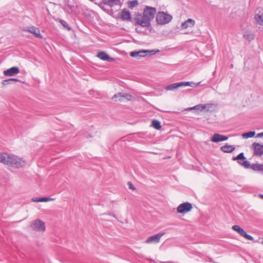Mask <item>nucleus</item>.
Masks as SVG:
<instances>
[{
	"label": "nucleus",
	"instance_id": "obj_1",
	"mask_svg": "<svg viewBox=\"0 0 263 263\" xmlns=\"http://www.w3.org/2000/svg\"><path fill=\"white\" fill-rule=\"evenodd\" d=\"M156 13V8L146 6L144 9L143 14H138L135 18V20L137 24L142 27H149L151 25V21L154 18Z\"/></svg>",
	"mask_w": 263,
	"mask_h": 263
},
{
	"label": "nucleus",
	"instance_id": "obj_2",
	"mask_svg": "<svg viewBox=\"0 0 263 263\" xmlns=\"http://www.w3.org/2000/svg\"><path fill=\"white\" fill-rule=\"evenodd\" d=\"M26 164L25 160L12 155H7L5 164L15 168H20L24 166Z\"/></svg>",
	"mask_w": 263,
	"mask_h": 263
},
{
	"label": "nucleus",
	"instance_id": "obj_3",
	"mask_svg": "<svg viewBox=\"0 0 263 263\" xmlns=\"http://www.w3.org/2000/svg\"><path fill=\"white\" fill-rule=\"evenodd\" d=\"M199 83L200 82L198 83H195L193 82H181L168 85L165 87V89L166 90H174L180 87L183 86H190L191 87H197L199 84Z\"/></svg>",
	"mask_w": 263,
	"mask_h": 263
},
{
	"label": "nucleus",
	"instance_id": "obj_4",
	"mask_svg": "<svg viewBox=\"0 0 263 263\" xmlns=\"http://www.w3.org/2000/svg\"><path fill=\"white\" fill-rule=\"evenodd\" d=\"M173 18L172 15L163 11L159 12L156 15V21L158 24L163 25L170 23Z\"/></svg>",
	"mask_w": 263,
	"mask_h": 263
},
{
	"label": "nucleus",
	"instance_id": "obj_5",
	"mask_svg": "<svg viewBox=\"0 0 263 263\" xmlns=\"http://www.w3.org/2000/svg\"><path fill=\"white\" fill-rule=\"evenodd\" d=\"M159 51V50H141L139 51H133L130 53V55L132 57L135 58L137 59H140L142 57H144L146 55V53H149L151 55H153L158 52Z\"/></svg>",
	"mask_w": 263,
	"mask_h": 263
},
{
	"label": "nucleus",
	"instance_id": "obj_6",
	"mask_svg": "<svg viewBox=\"0 0 263 263\" xmlns=\"http://www.w3.org/2000/svg\"><path fill=\"white\" fill-rule=\"evenodd\" d=\"M233 160H237L239 164L246 168L250 166V162L247 160L243 153H240L237 157H234Z\"/></svg>",
	"mask_w": 263,
	"mask_h": 263
},
{
	"label": "nucleus",
	"instance_id": "obj_7",
	"mask_svg": "<svg viewBox=\"0 0 263 263\" xmlns=\"http://www.w3.org/2000/svg\"><path fill=\"white\" fill-rule=\"evenodd\" d=\"M30 227L32 230L37 231H44L46 228L44 222L40 219H37L32 221L30 225Z\"/></svg>",
	"mask_w": 263,
	"mask_h": 263
},
{
	"label": "nucleus",
	"instance_id": "obj_8",
	"mask_svg": "<svg viewBox=\"0 0 263 263\" xmlns=\"http://www.w3.org/2000/svg\"><path fill=\"white\" fill-rule=\"evenodd\" d=\"M232 229L237 232L241 236L245 237L248 240H253L254 239L253 237L251 235L247 234L245 230L238 225L233 226L232 227Z\"/></svg>",
	"mask_w": 263,
	"mask_h": 263
},
{
	"label": "nucleus",
	"instance_id": "obj_9",
	"mask_svg": "<svg viewBox=\"0 0 263 263\" xmlns=\"http://www.w3.org/2000/svg\"><path fill=\"white\" fill-rule=\"evenodd\" d=\"M192 209V205L189 202H184L180 204L177 208V212L179 213H186Z\"/></svg>",
	"mask_w": 263,
	"mask_h": 263
},
{
	"label": "nucleus",
	"instance_id": "obj_10",
	"mask_svg": "<svg viewBox=\"0 0 263 263\" xmlns=\"http://www.w3.org/2000/svg\"><path fill=\"white\" fill-rule=\"evenodd\" d=\"M164 234V233H160L149 237L146 240V243H155L159 242L161 237Z\"/></svg>",
	"mask_w": 263,
	"mask_h": 263
},
{
	"label": "nucleus",
	"instance_id": "obj_11",
	"mask_svg": "<svg viewBox=\"0 0 263 263\" xmlns=\"http://www.w3.org/2000/svg\"><path fill=\"white\" fill-rule=\"evenodd\" d=\"M24 30L33 34L36 37L40 39H42L43 37L42 35L40 33L39 29L34 26L29 27L26 29H25Z\"/></svg>",
	"mask_w": 263,
	"mask_h": 263
},
{
	"label": "nucleus",
	"instance_id": "obj_12",
	"mask_svg": "<svg viewBox=\"0 0 263 263\" xmlns=\"http://www.w3.org/2000/svg\"><path fill=\"white\" fill-rule=\"evenodd\" d=\"M132 98V96L128 93L120 92L115 94L113 96L112 99H118L116 101H122L123 99H126L129 101L131 100Z\"/></svg>",
	"mask_w": 263,
	"mask_h": 263
},
{
	"label": "nucleus",
	"instance_id": "obj_13",
	"mask_svg": "<svg viewBox=\"0 0 263 263\" xmlns=\"http://www.w3.org/2000/svg\"><path fill=\"white\" fill-rule=\"evenodd\" d=\"M256 23L260 25H263V8H259L254 16Z\"/></svg>",
	"mask_w": 263,
	"mask_h": 263
},
{
	"label": "nucleus",
	"instance_id": "obj_14",
	"mask_svg": "<svg viewBox=\"0 0 263 263\" xmlns=\"http://www.w3.org/2000/svg\"><path fill=\"white\" fill-rule=\"evenodd\" d=\"M103 4L112 7L115 6L121 5V3L120 0H102L100 7Z\"/></svg>",
	"mask_w": 263,
	"mask_h": 263
},
{
	"label": "nucleus",
	"instance_id": "obj_15",
	"mask_svg": "<svg viewBox=\"0 0 263 263\" xmlns=\"http://www.w3.org/2000/svg\"><path fill=\"white\" fill-rule=\"evenodd\" d=\"M20 72L19 68L17 67H12L4 71V74L6 76H13Z\"/></svg>",
	"mask_w": 263,
	"mask_h": 263
},
{
	"label": "nucleus",
	"instance_id": "obj_16",
	"mask_svg": "<svg viewBox=\"0 0 263 263\" xmlns=\"http://www.w3.org/2000/svg\"><path fill=\"white\" fill-rule=\"evenodd\" d=\"M97 57L103 61H106L108 62H113L115 59L113 58L110 57L105 52L101 51L97 54Z\"/></svg>",
	"mask_w": 263,
	"mask_h": 263
},
{
	"label": "nucleus",
	"instance_id": "obj_17",
	"mask_svg": "<svg viewBox=\"0 0 263 263\" xmlns=\"http://www.w3.org/2000/svg\"><path fill=\"white\" fill-rule=\"evenodd\" d=\"M253 146L254 147L255 155L261 156L263 154V145L257 143H254Z\"/></svg>",
	"mask_w": 263,
	"mask_h": 263
},
{
	"label": "nucleus",
	"instance_id": "obj_18",
	"mask_svg": "<svg viewBox=\"0 0 263 263\" xmlns=\"http://www.w3.org/2000/svg\"><path fill=\"white\" fill-rule=\"evenodd\" d=\"M195 24V22L192 18H189L181 24L182 29H186L189 27H193Z\"/></svg>",
	"mask_w": 263,
	"mask_h": 263
},
{
	"label": "nucleus",
	"instance_id": "obj_19",
	"mask_svg": "<svg viewBox=\"0 0 263 263\" xmlns=\"http://www.w3.org/2000/svg\"><path fill=\"white\" fill-rule=\"evenodd\" d=\"M120 18L122 21H130L131 20V16L129 11L125 9L122 10Z\"/></svg>",
	"mask_w": 263,
	"mask_h": 263
},
{
	"label": "nucleus",
	"instance_id": "obj_20",
	"mask_svg": "<svg viewBox=\"0 0 263 263\" xmlns=\"http://www.w3.org/2000/svg\"><path fill=\"white\" fill-rule=\"evenodd\" d=\"M235 149V147L233 145H229L226 144L223 146H222L220 147V149L221 151H222L224 153H232L233 151H234Z\"/></svg>",
	"mask_w": 263,
	"mask_h": 263
},
{
	"label": "nucleus",
	"instance_id": "obj_21",
	"mask_svg": "<svg viewBox=\"0 0 263 263\" xmlns=\"http://www.w3.org/2000/svg\"><path fill=\"white\" fill-rule=\"evenodd\" d=\"M212 104H199L195 106L192 108L197 110H200V111H203L207 107H209L212 106Z\"/></svg>",
	"mask_w": 263,
	"mask_h": 263
},
{
	"label": "nucleus",
	"instance_id": "obj_22",
	"mask_svg": "<svg viewBox=\"0 0 263 263\" xmlns=\"http://www.w3.org/2000/svg\"><path fill=\"white\" fill-rule=\"evenodd\" d=\"M251 168L255 171H263V164L254 163L251 165Z\"/></svg>",
	"mask_w": 263,
	"mask_h": 263
},
{
	"label": "nucleus",
	"instance_id": "obj_23",
	"mask_svg": "<svg viewBox=\"0 0 263 263\" xmlns=\"http://www.w3.org/2000/svg\"><path fill=\"white\" fill-rule=\"evenodd\" d=\"M13 82H20V80L17 79L11 78L4 80L2 83L4 86H5L12 84Z\"/></svg>",
	"mask_w": 263,
	"mask_h": 263
},
{
	"label": "nucleus",
	"instance_id": "obj_24",
	"mask_svg": "<svg viewBox=\"0 0 263 263\" xmlns=\"http://www.w3.org/2000/svg\"><path fill=\"white\" fill-rule=\"evenodd\" d=\"M255 135V132L254 131L245 133L242 134V137L243 139H248L249 138L253 137Z\"/></svg>",
	"mask_w": 263,
	"mask_h": 263
},
{
	"label": "nucleus",
	"instance_id": "obj_25",
	"mask_svg": "<svg viewBox=\"0 0 263 263\" xmlns=\"http://www.w3.org/2000/svg\"><path fill=\"white\" fill-rule=\"evenodd\" d=\"M152 126L154 128L157 130H159L161 128L160 122L157 120H154L152 121Z\"/></svg>",
	"mask_w": 263,
	"mask_h": 263
},
{
	"label": "nucleus",
	"instance_id": "obj_26",
	"mask_svg": "<svg viewBox=\"0 0 263 263\" xmlns=\"http://www.w3.org/2000/svg\"><path fill=\"white\" fill-rule=\"evenodd\" d=\"M217 136H220V135L219 134H214L211 139V141L214 142H219L222 141L221 138L218 137Z\"/></svg>",
	"mask_w": 263,
	"mask_h": 263
},
{
	"label": "nucleus",
	"instance_id": "obj_27",
	"mask_svg": "<svg viewBox=\"0 0 263 263\" xmlns=\"http://www.w3.org/2000/svg\"><path fill=\"white\" fill-rule=\"evenodd\" d=\"M138 5V2L137 0H133L130 1L128 3V7L129 8L133 9V8L136 7Z\"/></svg>",
	"mask_w": 263,
	"mask_h": 263
},
{
	"label": "nucleus",
	"instance_id": "obj_28",
	"mask_svg": "<svg viewBox=\"0 0 263 263\" xmlns=\"http://www.w3.org/2000/svg\"><path fill=\"white\" fill-rule=\"evenodd\" d=\"M7 155L8 154L6 153H0V162L5 164L6 162V159L7 157Z\"/></svg>",
	"mask_w": 263,
	"mask_h": 263
},
{
	"label": "nucleus",
	"instance_id": "obj_29",
	"mask_svg": "<svg viewBox=\"0 0 263 263\" xmlns=\"http://www.w3.org/2000/svg\"><path fill=\"white\" fill-rule=\"evenodd\" d=\"M243 36L246 39L250 41L253 40L254 39V34L250 32H245Z\"/></svg>",
	"mask_w": 263,
	"mask_h": 263
},
{
	"label": "nucleus",
	"instance_id": "obj_30",
	"mask_svg": "<svg viewBox=\"0 0 263 263\" xmlns=\"http://www.w3.org/2000/svg\"><path fill=\"white\" fill-rule=\"evenodd\" d=\"M59 22L61 24V25L64 28H66L68 30H71V28L69 27L68 24H67V23L66 21H65L64 20H59Z\"/></svg>",
	"mask_w": 263,
	"mask_h": 263
},
{
	"label": "nucleus",
	"instance_id": "obj_31",
	"mask_svg": "<svg viewBox=\"0 0 263 263\" xmlns=\"http://www.w3.org/2000/svg\"><path fill=\"white\" fill-rule=\"evenodd\" d=\"M52 200L49 197H42L40 198V202H47Z\"/></svg>",
	"mask_w": 263,
	"mask_h": 263
},
{
	"label": "nucleus",
	"instance_id": "obj_32",
	"mask_svg": "<svg viewBox=\"0 0 263 263\" xmlns=\"http://www.w3.org/2000/svg\"><path fill=\"white\" fill-rule=\"evenodd\" d=\"M218 137H220L221 138L222 141L227 140L228 139V137L220 135V136H217Z\"/></svg>",
	"mask_w": 263,
	"mask_h": 263
},
{
	"label": "nucleus",
	"instance_id": "obj_33",
	"mask_svg": "<svg viewBox=\"0 0 263 263\" xmlns=\"http://www.w3.org/2000/svg\"><path fill=\"white\" fill-rule=\"evenodd\" d=\"M128 187L130 189L134 190L135 189L134 186L133 185L131 182H128Z\"/></svg>",
	"mask_w": 263,
	"mask_h": 263
},
{
	"label": "nucleus",
	"instance_id": "obj_34",
	"mask_svg": "<svg viewBox=\"0 0 263 263\" xmlns=\"http://www.w3.org/2000/svg\"><path fill=\"white\" fill-rule=\"evenodd\" d=\"M32 200L35 202H40V198L33 197L32 198Z\"/></svg>",
	"mask_w": 263,
	"mask_h": 263
},
{
	"label": "nucleus",
	"instance_id": "obj_35",
	"mask_svg": "<svg viewBox=\"0 0 263 263\" xmlns=\"http://www.w3.org/2000/svg\"><path fill=\"white\" fill-rule=\"evenodd\" d=\"M263 137V132L259 133L257 135V137Z\"/></svg>",
	"mask_w": 263,
	"mask_h": 263
},
{
	"label": "nucleus",
	"instance_id": "obj_36",
	"mask_svg": "<svg viewBox=\"0 0 263 263\" xmlns=\"http://www.w3.org/2000/svg\"><path fill=\"white\" fill-rule=\"evenodd\" d=\"M110 215H112L114 217H116V216L114 214H110Z\"/></svg>",
	"mask_w": 263,
	"mask_h": 263
},
{
	"label": "nucleus",
	"instance_id": "obj_37",
	"mask_svg": "<svg viewBox=\"0 0 263 263\" xmlns=\"http://www.w3.org/2000/svg\"><path fill=\"white\" fill-rule=\"evenodd\" d=\"M260 196L263 199V195H260Z\"/></svg>",
	"mask_w": 263,
	"mask_h": 263
}]
</instances>
